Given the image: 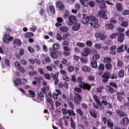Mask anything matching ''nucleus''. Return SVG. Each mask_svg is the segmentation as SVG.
<instances>
[{
  "instance_id": "f257e3e1",
  "label": "nucleus",
  "mask_w": 129,
  "mask_h": 129,
  "mask_svg": "<svg viewBox=\"0 0 129 129\" xmlns=\"http://www.w3.org/2000/svg\"><path fill=\"white\" fill-rule=\"evenodd\" d=\"M82 78L81 76L78 77L77 78L76 82L79 84L78 86L84 90L87 89L88 90H89L91 88L90 86L88 84L86 83L84 81H82Z\"/></svg>"
},
{
  "instance_id": "f03ea898",
  "label": "nucleus",
  "mask_w": 129,
  "mask_h": 129,
  "mask_svg": "<svg viewBox=\"0 0 129 129\" xmlns=\"http://www.w3.org/2000/svg\"><path fill=\"white\" fill-rule=\"evenodd\" d=\"M111 76L110 73L108 72H104L102 76V78L104 79L102 80V82L103 83H105L107 82L108 79L110 78Z\"/></svg>"
},
{
  "instance_id": "7ed1b4c3",
  "label": "nucleus",
  "mask_w": 129,
  "mask_h": 129,
  "mask_svg": "<svg viewBox=\"0 0 129 129\" xmlns=\"http://www.w3.org/2000/svg\"><path fill=\"white\" fill-rule=\"evenodd\" d=\"M62 112L64 114H66L68 113V114L70 116L72 115L75 116H76V114L73 110L71 111L70 110H68L67 111L66 108H63L62 109Z\"/></svg>"
},
{
  "instance_id": "20e7f679",
  "label": "nucleus",
  "mask_w": 129,
  "mask_h": 129,
  "mask_svg": "<svg viewBox=\"0 0 129 129\" xmlns=\"http://www.w3.org/2000/svg\"><path fill=\"white\" fill-rule=\"evenodd\" d=\"M95 37L98 38H100L102 40H104L106 39L107 37L104 34L102 33H96L95 34Z\"/></svg>"
},
{
  "instance_id": "39448f33",
  "label": "nucleus",
  "mask_w": 129,
  "mask_h": 129,
  "mask_svg": "<svg viewBox=\"0 0 129 129\" xmlns=\"http://www.w3.org/2000/svg\"><path fill=\"white\" fill-rule=\"evenodd\" d=\"M98 14L101 18L105 20L107 19V17L104 10H99L98 12Z\"/></svg>"
},
{
  "instance_id": "423d86ee",
  "label": "nucleus",
  "mask_w": 129,
  "mask_h": 129,
  "mask_svg": "<svg viewBox=\"0 0 129 129\" xmlns=\"http://www.w3.org/2000/svg\"><path fill=\"white\" fill-rule=\"evenodd\" d=\"M86 15L85 14H83L82 15V17L81 19V22L84 24H86L88 22L89 19L88 18V16L86 17Z\"/></svg>"
},
{
  "instance_id": "0eeeda50",
  "label": "nucleus",
  "mask_w": 129,
  "mask_h": 129,
  "mask_svg": "<svg viewBox=\"0 0 129 129\" xmlns=\"http://www.w3.org/2000/svg\"><path fill=\"white\" fill-rule=\"evenodd\" d=\"M129 123V120L127 118H123L120 122L121 124L123 126L127 125Z\"/></svg>"
},
{
  "instance_id": "6e6552de",
  "label": "nucleus",
  "mask_w": 129,
  "mask_h": 129,
  "mask_svg": "<svg viewBox=\"0 0 129 129\" xmlns=\"http://www.w3.org/2000/svg\"><path fill=\"white\" fill-rule=\"evenodd\" d=\"M119 36L117 38V40L118 42H122L124 40V38L125 35L124 33H120L118 34V35Z\"/></svg>"
},
{
  "instance_id": "1a4fd4ad",
  "label": "nucleus",
  "mask_w": 129,
  "mask_h": 129,
  "mask_svg": "<svg viewBox=\"0 0 129 129\" xmlns=\"http://www.w3.org/2000/svg\"><path fill=\"white\" fill-rule=\"evenodd\" d=\"M100 105H99L100 109V110H103L104 108V106L102 105L103 104V105L106 106L108 104V103L107 101L105 100H103L101 102H100Z\"/></svg>"
},
{
  "instance_id": "9d476101",
  "label": "nucleus",
  "mask_w": 129,
  "mask_h": 129,
  "mask_svg": "<svg viewBox=\"0 0 129 129\" xmlns=\"http://www.w3.org/2000/svg\"><path fill=\"white\" fill-rule=\"evenodd\" d=\"M69 22L72 25L76 22L77 20L76 17L73 16L71 15L69 16Z\"/></svg>"
},
{
  "instance_id": "9b49d317",
  "label": "nucleus",
  "mask_w": 129,
  "mask_h": 129,
  "mask_svg": "<svg viewBox=\"0 0 129 129\" xmlns=\"http://www.w3.org/2000/svg\"><path fill=\"white\" fill-rule=\"evenodd\" d=\"M98 20L97 19H96L92 22L89 23V24H90V26L93 25V27L95 28H97L99 26Z\"/></svg>"
},
{
  "instance_id": "f8f14e48",
  "label": "nucleus",
  "mask_w": 129,
  "mask_h": 129,
  "mask_svg": "<svg viewBox=\"0 0 129 129\" xmlns=\"http://www.w3.org/2000/svg\"><path fill=\"white\" fill-rule=\"evenodd\" d=\"M81 100V97L79 94H77L76 96L74 98V101L76 103L78 104L80 102Z\"/></svg>"
},
{
  "instance_id": "ddd939ff",
  "label": "nucleus",
  "mask_w": 129,
  "mask_h": 129,
  "mask_svg": "<svg viewBox=\"0 0 129 129\" xmlns=\"http://www.w3.org/2000/svg\"><path fill=\"white\" fill-rule=\"evenodd\" d=\"M116 7L117 11L119 12H121L123 9V6L120 3H118L116 4Z\"/></svg>"
},
{
  "instance_id": "4468645a",
  "label": "nucleus",
  "mask_w": 129,
  "mask_h": 129,
  "mask_svg": "<svg viewBox=\"0 0 129 129\" xmlns=\"http://www.w3.org/2000/svg\"><path fill=\"white\" fill-rule=\"evenodd\" d=\"M82 71L84 72H90L91 70V68L86 66H83L82 68Z\"/></svg>"
},
{
  "instance_id": "2eb2a0df",
  "label": "nucleus",
  "mask_w": 129,
  "mask_h": 129,
  "mask_svg": "<svg viewBox=\"0 0 129 129\" xmlns=\"http://www.w3.org/2000/svg\"><path fill=\"white\" fill-rule=\"evenodd\" d=\"M116 49V47L115 46H112L110 48V54L112 55H115L116 53V51L115 50Z\"/></svg>"
},
{
  "instance_id": "dca6fc26",
  "label": "nucleus",
  "mask_w": 129,
  "mask_h": 129,
  "mask_svg": "<svg viewBox=\"0 0 129 129\" xmlns=\"http://www.w3.org/2000/svg\"><path fill=\"white\" fill-rule=\"evenodd\" d=\"M56 7L59 8L60 11L62 10L64 8L62 3L60 2H57L56 3Z\"/></svg>"
},
{
  "instance_id": "f3484780",
  "label": "nucleus",
  "mask_w": 129,
  "mask_h": 129,
  "mask_svg": "<svg viewBox=\"0 0 129 129\" xmlns=\"http://www.w3.org/2000/svg\"><path fill=\"white\" fill-rule=\"evenodd\" d=\"M90 113L92 116L94 118L97 117V112L96 111L93 109H92L89 110Z\"/></svg>"
},
{
  "instance_id": "a211bd4d",
  "label": "nucleus",
  "mask_w": 129,
  "mask_h": 129,
  "mask_svg": "<svg viewBox=\"0 0 129 129\" xmlns=\"http://www.w3.org/2000/svg\"><path fill=\"white\" fill-rule=\"evenodd\" d=\"M90 51V50L89 48H85L84 51L81 53L82 55L84 57L87 56Z\"/></svg>"
},
{
  "instance_id": "6ab92c4d",
  "label": "nucleus",
  "mask_w": 129,
  "mask_h": 129,
  "mask_svg": "<svg viewBox=\"0 0 129 129\" xmlns=\"http://www.w3.org/2000/svg\"><path fill=\"white\" fill-rule=\"evenodd\" d=\"M90 64L91 67L93 68H96L98 67L96 61L91 59Z\"/></svg>"
},
{
  "instance_id": "aec40b11",
  "label": "nucleus",
  "mask_w": 129,
  "mask_h": 129,
  "mask_svg": "<svg viewBox=\"0 0 129 129\" xmlns=\"http://www.w3.org/2000/svg\"><path fill=\"white\" fill-rule=\"evenodd\" d=\"M72 27V29L73 31H76L79 30L80 28V25L79 23H75Z\"/></svg>"
},
{
  "instance_id": "412c9836",
  "label": "nucleus",
  "mask_w": 129,
  "mask_h": 129,
  "mask_svg": "<svg viewBox=\"0 0 129 129\" xmlns=\"http://www.w3.org/2000/svg\"><path fill=\"white\" fill-rule=\"evenodd\" d=\"M14 83L15 86H18V84L20 85L21 84V80L19 78H17L14 81Z\"/></svg>"
},
{
  "instance_id": "4be33fe9",
  "label": "nucleus",
  "mask_w": 129,
  "mask_h": 129,
  "mask_svg": "<svg viewBox=\"0 0 129 129\" xmlns=\"http://www.w3.org/2000/svg\"><path fill=\"white\" fill-rule=\"evenodd\" d=\"M13 43L14 44H16L18 46H20L22 45L21 41L18 39L14 40Z\"/></svg>"
},
{
  "instance_id": "5701e85b",
  "label": "nucleus",
  "mask_w": 129,
  "mask_h": 129,
  "mask_svg": "<svg viewBox=\"0 0 129 129\" xmlns=\"http://www.w3.org/2000/svg\"><path fill=\"white\" fill-rule=\"evenodd\" d=\"M60 29L62 32H66L68 30L69 28L67 27L64 25L61 26L60 27Z\"/></svg>"
},
{
  "instance_id": "b1692460",
  "label": "nucleus",
  "mask_w": 129,
  "mask_h": 129,
  "mask_svg": "<svg viewBox=\"0 0 129 129\" xmlns=\"http://www.w3.org/2000/svg\"><path fill=\"white\" fill-rule=\"evenodd\" d=\"M105 27L107 29L111 30L114 28L113 25L112 23H109L105 25Z\"/></svg>"
},
{
  "instance_id": "393cba45",
  "label": "nucleus",
  "mask_w": 129,
  "mask_h": 129,
  "mask_svg": "<svg viewBox=\"0 0 129 129\" xmlns=\"http://www.w3.org/2000/svg\"><path fill=\"white\" fill-rule=\"evenodd\" d=\"M112 60V59L110 57H106L104 58L103 61L104 63H110Z\"/></svg>"
},
{
  "instance_id": "a878e982",
  "label": "nucleus",
  "mask_w": 129,
  "mask_h": 129,
  "mask_svg": "<svg viewBox=\"0 0 129 129\" xmlns=\"http://www.w3.org/2000/svg\"><path fill=\"white\" fill-rule=\"evenodd\" d=\"M116 113L117 114V115H118L121 116H124V115H126L125 116V117H126L127 115L126 114H124V112H123L121 110H117L116 111Z\"/></svg>"
},
{
  "instance_id": "bb28decb",
  "label": "nucleus",
  "mask_w": 129,
  "mask_h": 129,
  "mask_svg": "<svg viewBox=\"0 0 129 129\" xmlns=\"http://www.w3.org/2000/svg\"><path fill=\"white\" fill-rule=\"evenodd\" d=\"M124 45H121L117 49V52L118 53L123 52L124 51L123 49Z\"/></svg>"
},
{
  "instance_id": "cd10ccee",
  "label": "nucleus",
  "mask_w": 129,
  "mask_h": 129,
  "mask_svg": "<svg viewBox=\"0 0 129 129\" xmlns=\"http://www.w3.org/2000/svg\"><path fill=\"white\" fill-rule=\"evenodd\" d=\"M34 36V34L31 32H27L24 35V36L25 38H29L32 37Z\"/></svg>"
},
{
  "instance_id": "c85d7f7f",
  "label": "nucleus",
  "mask_w": 129,
  "mask_h": 129,
  "mask_svg": "<svg viewBox=\"0 0 129 129\" xmlns=\"http://www.w3.org/2000/svg\"><path fill=\"white\" fill-rule=\"evenodd\" d=\"M101 57V56L99 54H96L95 55L93 56L91 59L93 60H95L96 61L97 60L100 58Z\"/></svg>"
},
{
  "instance_id": "c756f323",
  "label": "nucleus",
  "mask_w": 129,
  "mask_h": 129,
  "mask_svg": "<svg viewBox=\"0 0 129 129\" xmlns=\"http://www.w3.org/2000/svg\"><path fill=\"white\" fill-rule=\"evenodd\" d=\"M28 92L29 93V95H31L32 97H35L36 96L35 93L33 91L30 90H28Z\"/></svg>"
},
{
  "instance_id": "7c9ffc66",
  "label": "nucleus",
  "mask_w": 129,
  "mask_h": 129,
  "mask_svg": "<svg viewBox=\"0 0 129 129\" xmlns=\"http://www.w3.org/2000/svg\"><path fill=\"white\" fill-rule=\"evenodd\" d=\"M98 69L99 70L103 71L105 69V66L103 63H101L99 66Z\"/></svg>"
},
{
  "instance_id": "2f4dec72",
  "label": "nucleus",
  "mask_w": 129,
  "mask_h": 129,
  "mask_svg": "<svg viewBox=\"0 0 129 129\" xmlns=\"http://www.w3.org/2000/svg\"><path fill=\"white\" fill-rule=\"evenodd\" d=\"M70 119L71 121V127L73 129H75L76 128V125L75 123L74 122L73 119L72 118H70Z\"/></svg>"
},
{
  "instance_id": "473e14b6",
  "label": "nucleus",
  "mask_w": 129,
  "mask_h": 129,
  "mask_svg": "<svg viewBox=\"0 0 129 129\" xmlns=\"http://www.w3.org/2000/svg\"><path fill=\"white\" fill-rule=\"evenodd\" d=\"M38 98L42 101V98H43L44 96L43 93L41 92H39L38 93Z\"/></svg>"
},
{
  "instance_id": "72a5a7b5",
  "label": "nucleus",
  "mask_w": 129,
  "mask_h": 129,
  "mask_svg": "<svg viewBox=\"0 0 129 129\" xmlns=\"http://www.w3.org/2000/svg\"><path fill=\"white\" fill-rule=\"evenodd\" d=\"M108 91L111 93H113L115 92V90L114 88L110 86H108Z\"/></svg>"
},
{
  "instance_id": "f704fd0d",
  "label": "nucleus",
  "mask_w": 129,
  "mask_h": 129,
  "mask_svg": "<svg viewBox=\"0 0 129 129\" xmlns=\"http://www.w3.org/2000/svg\"><path fill=\"white\" fill-rule=\"evenodd\" d=\"M84 0L86 1H88L89 0ZM79 1L83 6L86 7H88V4L87 3H85L84 0H79Z\"/></svg>"
},
{
  "instance_id": "c9c22d12",
  "label": "nucleus",
  "mask_w": 129,
  "mask_h": 129,
  "mask_svg": "<svg viewBox=\"0 0 129 129\" xmlns=\"http://www.w3.org/2000/svg\"><path fill=\"white\" fill-rule=\"evenodd\" d=\"M93 99L99 105H100V101L99 99H98L97 96L96 95H94L93 96Z\"/></svg>"
},
{
  "instance_id": "e433bc0d",
  "label": "nucleus",
  "mask_w": 129,
  "mask_h": 129,
  "mask_svg": "<svg viewBox=\"0 0 129 129\" xmlns=\"http://www.w3.org/2000/svg\"><path fill=\"white\" fill-rule=\"evenodd\" d=\"M124 71L123 70H120L118 73V75L120 77H123L124 76Z\"/></svg>"
},
{
  "instance_id": "4c0bfd02",
  "label": "nucleus",
  "mask_w": 129,
  "mask_h": 129,
  "mask_svg": "<svg viewBox=\"0 0 129 129\" xmlns=\"http://www.w3.org/2000/svg\"><path fill=\"white\" fill-rule=\"evenodd\" d=\"M105 66L106 69L108 70L111 69L112 67V66L110 63L106 64Z\"/></svg>"
},
{
  "instance_id": "58836bf2",
  "label": "nucleus",
  "mask_w": 129,
  "mask_h": 129,
  "mask_svg": "<svg viewBox=\"0 0 129 129\" xmlns=\"http://www.w3.org/2000/svg\"><path fill=\"white\" fill-rule=\"evenodd\" d=\"M80 61L81 62L83 63H86L88 61V59L86 58L81 57L80 58Z\"/></svg>"
},
{
  "instance_id": "ea45409f",
  "label": "nucleus",
  "mask_w": 129,
  "mask_h": 129,
  "mask_svg": "<svg viewBox=\"0 0 129 129\" xmlns=\"http://www.w3.org/2000/svg\"><path fill=\"white\" fill-rule=\"evenodd\" d=\"M121 25L122 27H127L128 25V22L126 21H122L121 24Z\"/></svg>"
},
{
  "instance_id": "a19ab883",
  "label": "nucleus",
  "mask_w": 129,
  "mask_h": 129,
  "mask_svg": "<svg viewBox=\"0 0 129 129\" xmlns=\"http://www.w3.org/2000/svg\"><path fill=\"white\" fill-rule=\"evenodd\" d=\"M76 112L77 113H78L81 116H82L84 115V114L81 110L80 109H77Z\"/></svg>"
},
{
  "instance_id": "79ce46f5",
  "label": "nucleus",
  "mask_w": 129,
  "mask_h": 129,
  "mask_svg": "<svg viewBox=\"0 0 129 129\" xmlns=\"http://www.w3.org/2000/svg\"><path fill=\"white\" fill-rule=\"evenodd\" d=\"M122 14L123 15H127L129 14V10H123L122 12Z\"/></svg>"
},
{
  "instance_id": "37998d69",
  "label": "nucleus",
  "mask_w": 129,
  "mask_h": 129,
  "mask_svg": "<svg viewBox=\"0 0 129 129\" xmlns=\"http://www.w3.org/2000/svg\"><path fill=\"white\" fill-rule=\"evenodd\" d=\"M49 7L51 12L53 13H55V10L53 6L52 5H50L49 6Z\"/></svg>"
},
{
  "instance_id": "c03bdc74",
  "label": "nucleus",
  "mask_w": 129,
  "mask_h": 129,
  "mask_svg": "<svg viewBox=\"0 0 129 129\" xmlns=\"http://www.w3.org/2000/svg\"><path fill=\"white\" fill-rule=\"evenodd\" d=\"M88 18L89 19V21L93 22L96 19L95 17L93 16H88Z\"/></svg>"
},
{
  "instance_id": "a18cd8bd",
  "label": "nucleus",
  "mask_w": 129,
  "mask_h": 129,
  "mask_svg": "<svg viewBox=\"0 0 129 129\" xmlns=\"http://www.w3.org/2000/svg\"><path fill=\"white\" fill-rule=\"evenodd\" d=\"M110 78L111 79H116L117 78V76L115 74H112L111 75Z\"/></svg>"
},
{
  "instance_id": "49530a36",
  "label": "nucleus",
  "mask_w": 129,
  "mask_h": 129,
  "mask_svg": "<svg viewBox=\"0 0 129 129\" xmlns=\"http://www.w3.org/2000/svg\"><path fill=\"white\" fill-rule=\"evenodd\" d=\"M107 125L109 127H113V123L112 122H110L109 120L107 121Z\"/></svg>"
},
{
  "instance_id": "de8ad7c7",
  "label": "nucleus",
  "mask_w": 129,
  "mask_h": 129,
  "mask_svg": "<svg viewBox=\"0 0 129 129\" xmlns=\"http://www.w3.org/2000/svg\"><path fill=\"white\" fill-rule=\"evenodd\" d=\"M118 34L116 33H114L111 35L110 36V38L112 39H113L115 38L118 35Z\"/></svg>"
},
{
  "instance_id": "09e8293b",
  "label": "nucleus",
  "mask_w": 129,
  "mask_h": 129,
  "mask_svg": "<svg viewBox=\"0 0 129 129\" xmlns=\"http://www.w3.org/2000/svg\"><path fill=\"white\" fill-rule=\"evenodd\" d=\"M104 88V87L103 86H101L100 88H98L96 89V91L98 93L101 92L102 90L101 89H103Z\"/></svg>"
},
{
  "instance_id": "8fccbe9b",
  "label": "nucleus",
  "mask_w": 129,
  "mask_h": 129,
  "mask_svg": "<svg viewBox=\"0 0 129 129\" xmlns=\"http://www.w3.org/2000/svg\"><path fill=\"white\" fill-rule=\"evenodd\" d=\"M15 65L18 69H20L21 67L20 64L18 61H16L15 62Z\"/></svg>"
},
{
  "instance_id": "3c124183",
  "label": "nucleus",
  "mask_w": 129,
  "mask_h": 129,
  "mask_svg": "<svg viewBox=\"0 0 129 129\" xmlns=\"http://www.w3.org/2000/svg\"><path fill=\"white\" fill-rule=\"evenodd\" d=\"M74 70V68L73 66H71L69 67L68 68V70L70 72L73 71Z\"/></svg>"
},
{
  "instance_id": "603ef678",
  "label": "nucleus",
  "mask_w": 129,
  "mask_h": 129,
  "mask_svg": "<svg viewBox=\"0 0 129 129\" xmlns=\"http://www.w3.org/2000/svg\"><path fill=\"white\" fill-rule=\"evenodd\" d=\"M123 65V63L122 61L120 60H118L117 64V67H122Z\"/></svg>"
},
{
  "instance_id": "864d4df0",
  "label": "nucleus",
  "mask_w": 129,
  "mask_h": 129,
  "mask_svg": "<svg viewBox=\"0 0 129 129\" xmlns=\"http://www.w3.org/2000/svg\"><path fill=\"white\" fill-rule=\"evenodd\" d=\"M70 15V13L67 11H66L64 15V17L66 19L68 17H69Z\"/></svg>"
},
{
  "instance_id": "5fc2aeb1",
  "label": "nucleus",
  "mask_w": 129,
  "mask_h": 129,
  "mask_svg": "<svg viewBox=\"0 0 129 129\" xmlns=\"http://www.w3.org/2000/svg\"><path fill=\"white\" fill-rule=\"evenodd\" d=\"M109 84L111 86L115 88H116L117 87V85L115 83L110 82Z\"/></svg>"
},
{
  "instance_id": "6e6d98bb",
  "label": "nucleus",
  "mask_w": 129,
  "mask_h": 129,
  "mask_svg": "<svg viewBox=\"0 0 129 129\" xmlns=\"http://www.w3.org/2000/svg\"><path fill=\"white\" fill-rule=\"evenodd\" d=\"M53 47L54 49L56 50L58 49L59 48V46L58 44H55L53 45Z\"/></svg>"
},
{
  "instance_id": "4d7b16f0",
  "label": "nucleus",
  "mask_w": 129,
  "mask_h": 129,
  "mask_svg": "<svg viewBox=\"0 0 129 129\" xmlns=\"http://www.w3.org/2000/svg\"><path fill=\"white\" fill-rule=\"evenodd\" d=\"M92 44V42L91 41H88L86 43V44L87 46L90 47Z\"/></svg>"
},
{
  "instance_id": "13d9d810",
  "label": "nucleus",
  "mask_w": 129,
  "mask_h": 129,
  "mask_svg": "<svg viewBox=\"0 0 129 129\" xmlns=\"http://www.w3.org/2000/svg\"><path fill=\"white\" fill-rule=\"evenodd\" d=\"M62 78L64 80H66L67 81H69L70 79L69 77L66 75H64L62 76Z\"/></svg>"
},
{
  "instance_id": "bf43d9fd",
  "label": "nucleus",
  "mask_w": 129,
  "mask_h": 129,
  "mask_svg": "<svg viewBox=\"0 0 129 129\" xmlns=\"http://www.w3.org/2000/svg\"><path fill=\"white\" fill-rule=\"evenodd\" d=\"M50 55L51 57L53 58L56 59L57 58L58 56L56 53H54L52 54H50Z\"/></svg>"
},
{
  "instance_id": "052dcab7",
  "label": "nucleus",
  "mask_w": 129,
  "mask_h": 129,
  "mask_svg": "<svg viewBox=\"0 0 129 129\" xmlns=\"http://www.w3.org/2000/svg\"><path fill=\"white\" fill-rule=\"evenodd\" d=\"M28 49L29 51L31 53H34L35 52L34 49L30 46H28Z\"/></svg>"
},
{
  "instance_id": "680f3d73",
  "label": "nucleus",
  "mask_w": 129,
  "mask_h": 129,
  "mask_svg": "<svg viewBox=\"0 0 129 129\" xmlns=\"http://www.w3.org/2000/svg\"><path fill=\"white\" fill-rule=\"evenodd\" d=\"M3 40L5 43L7 44L9 43V41H8V38L5 37H3Z\"/></svg>"
},
{
  "instance_id": "e2e57ef3",
  "label": "nucleus",
  "mask_w": 129,
  "mask_h": 129,
  "mask_svg": "<svg viewBox=\"0 0 129 129\" xmlns=\"http://www.w3.org/2000/svg\"><path fill=\"white\" fill-rule=\"evenodd\" d=\"M49 50L50 52V54L56 53L57 51L56 50L53 48H50L49 49Z\"/></svg>"
},
{
  "instance_id": "0e129e2a",
  "label": "nucleus",
  "mask_w": 129,
  "mask_h": 129,
  "mask_svg": "<svg viewBox=\"0 0 129 129\" xmlns=\"http://www.w3.org/2000/svg\"><path fill=\"white\" fill-rule=\"evenodd\" d=\"M77 46H79L81 47H83L85 46V44L82 43L78 42L77 43Z\"/></svg>"
},
{
  "instance_id": "69168bd1",
  "label": "nucleus",
  "mask_w": 129,
  "mask_h": 129,
  "mask_svg": "<svg viewBox=\"0 0 129 129\" xmlns=\"http://www.w3.org/2000/svg\"><path fill=\"white\" fill-rule=\"evenodd\" d=\"M100 5H101L100 7L101 8H102L103 9H105L106 8V7L105 6V1L104 2H103V3H101Z\"/></svg>"
},
{
  "instance_id": "338daca9",
  "label": "nucleus",
  "mask_w": 129,
  "mask_h": 129,
  "mask_svg": "<svg viewBox=\"0 0 129 129\" xmlns=\"http://www.w3.org/2000/svg\"><path fill=\"white\" fill-rule=\"evenodd\" d=\"M95 48L98 49H100L102 48L101 45L100 44H96L95 45Z\"/></svg>"
},
{
  "instance_id": "774afa93",
  "label": "nucleus",
  "mask_w": 129,
  "mask_h": 129,
  "mask_svg": "<svg viewBox=\"0 0 129 129\" xmlns=\"http://www.w3.org/2000/svg\"><path fill=\"white\" fill-rule=\"evenodd\" d=\"M57 39L58 40L60 41L62 40L61 37L59 34H57Z\"/></svg>"
}]
</instances>
